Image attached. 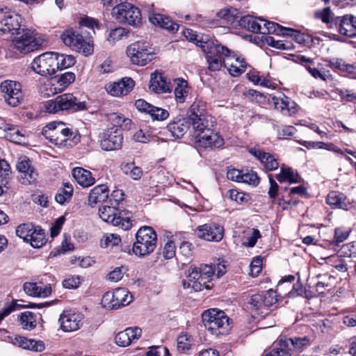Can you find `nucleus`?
<instances>
[{"mask_svg":"<svg viewBox=\"0 0 356 356\" xmlns=\"http://www.w3.org/2000/svg\"><path fill=\"white\" fill-rule=\"evenodd\" d=\"M261 234L257 229L252 228L248 229L242 239L243 245L252 248L255 245L257 239L261 238Z\"/></svg>","mask_w":356,"mask_h":356,"instance_id":"obj_48","label":"nucleus"},{"mask_svg":"<svg viewBox=\"0 0 356 356\" xmlns=\"http://www.w3.org/2000/svg\"><path fill=\"white\" fill-rule=\"evenodd\" d=\"M241 182L256 186L259 183V178L255 172L246 170L243 172Z\"/></svg>","mask_w":356,"mask_h":356,"instance_id":"obj_60","label":"nucleus"},{"mask_svg":"<svg viewBox=\"0 0 356 356\" xmlns=\"http://www.w3.org/2000/svg\"><path fill=\"white\" fill-rule=\"evenodd\" d=\"M28 242L34 248H41L47 243V238L44 232L35 227L33 231V234H31V236L29 238Z\"/></svg>","mask_w":356,"mask_h":356,"instance_id":"obj_43","label":"nucleus"},{"mask_svg":"<svg viewBox=\"0 0 356 356\" xmlns=\"http://www.w3.org/2000/svg\"><path fill=\"white\" fill-rule=\"evenodd\" d=\"M277 301L276 292L272 289L262 293L252 295L249 300L250 308L254 309L259 314L266 315L268 309Z\"/></svg>","mask_w":356,"mask_h":356,"instance_id":"obj_15","label":"nucleus"},{"mask_svg":"<svg viewBox=\"0 0 356 356\" xmlns=\"http://www.w3.org/2000/svg\"><path fill=\"white\" fill-rule=\"evenodd\" d=\"M121 242V238L118 234L108 233L102 237L100 245L102 248H113L118 245Z\"/></svg>","mask_w":356,"mask_h":356,"instance_id":"obj_52","label":"nucleus"},{"mask_svg":"<svg viewBox=\"0 0 356 356\" xmlns=\"http://www.w3.org/2000/svg\"><path fill=\"white\" fill-rule=\"evenodd\" d=\"M339 21V32L341 35L348 38L356 36V17L353 15H346L341 17H337Z\"/></svg>","mask_w":356,"mask_h":356,"instance_id":"obj_29","label":"nucleus"},{"mask_svg":"<svg viewBox=\"0 0 356 356\" xmlns=\"http://www.w3.org/2000/svg\"><path fill=\"white\" fill-rule=\"evenodd\" d=\"M55 52H45L35 57L31 63L33 70L43 76L54 74L58 71Z\"/></svg>","mask_w":356,"mask_h":356,"instance_id":"obj_14","label":"nucleus"},{"mask_svg":"<svg viewBox=\"0 0 356 356\" xmlns=\"http://www.w3.org/2000/svg\"><path fill=\"white\" fill-rule=\"evenodd\" d=\"M208 117L204 116L203 118H197L195 120H189V124L191 123L193 126V129L198 132L197 134H201L202 132L209 130L208 128Z\"/></svg>","mask_w":356,"mask_h":356,"instance_id":"obj_55","label":"nucleus"},{"mask_svg":"<svg viewBox=\"0 0 356 356\" xmlns=\"http://www.w3.org/2000/svg\"><path fill=\"white\" fill-rule=\"evenodd\" d=\"M60 92L65 90L75 80V74L73 72H67L53 79Z\"/></svg>","mask_w":356,"mask_h":356,"instance_id":"obj_44","label":"nucleus"},{"mask_svg":"<svg viewBox=\"0 0 356 356\" xmlns=\"http://www.w3.org/2000/svg\"><path fill=\"white\" fill-rule=\"evenodd\" d=\"M0 90L5 102L13 107L18 106L23 99L22 85L19 82L5 80L1 83Z\"/></svg>","mask_w":356,"mask_h":356,"instance_id":"obj_16","label":"nucleus"},{"mask_svg":"<svg viewBox=\"0 0 356 356\" xmlns=\"http://www.w3.org/2000/svg\"><path fill=\"white\" fill-rule=\"evenodd\" d=\"M99 216L102 220L119 227L123 230H129L132 227L133 215L128 210H120L111 201L104 202L99 209Z\"/></svg>","mask_w":356,"mask_h":356,"instance_id":"obj_1","label":"nucleus"},{"mask_svg":"<svg viewBox=\"0 0 356 356\" xmlns=\"http://www.w3.org/2000/svg\"><path fill=\"white\" fill-rule=\"evenodd\" d=\"M127 54L133 64L140 66L147 65L154 58L149 42L145 40L137 41L129 45Z\"/></svg>","mask_w":356,"mask_h":356,"instance_id":"obj_11","label":"nucleus"},{"mask_svg":"<svg viewBox=\"0 0 356 356\" xmlns=\"http://www.w3.org/2000/svg\"><path fill=\"white\" fill-rule=\"evenodd\" d=\"M350 232L351 230L350 228L343 227L336 228L334 232V243L337 245L343 242L348 238Z\"/></svg>","mask_w":356,"mask_h":356,"instance_id":"obj_61","label":"nucleus"},{"mask_svg":"<svg viewBox=\"0 0 356 356\" xmlns=\"http://www.w3.org/2000/svg\"><path fill=\"white\" fill-rule=\"evenodd\" d=\"M184 35L188 41L194 42L196 45L201 47L202 49H203L204 44H208L209 42L213 40L210 39L208 35L197 33L189 29L184 31Z\"/></svg>","mask_w":356,"mask_h":356,"instance_id":"obj_40","label":"nucleus"},{"mask_svg":"<svg viewBox=\"0 0 356 356\" xmlns=\"http://www.w3.org/2000/svg\"><path fill=\"white\" fill-rule=\"evenodd\" d=\"M135 106L138 111L148 113L153 120L162 121L169 117L167 110L154 106L142 99L136 101Z\"/></svg>","mask_w":356,"mask_h":356,"instance_id":"obj_23","label":"nucleus"},{"mask_svg":"<svg viewBox=\"0 0 356 356\" xmlns=\"http://www.w3.org/2000/svg\"><path fill=\"white\" fill-rule=\"evenodd\" d=\"M19 37L13 40L14 48L19 53L26 54L47 44L44 35L27 29H22Z\"/></svg>","mask_w":356,"mask_h":356,"instance_id":"obj_7","label":"nucleus"},{"mask_svg":"<svg viewBox=\"0 0 356 356\" xmlns=\"http://www.w3.org/2000/svg\"><path fill=\"white\" fill-rule=\"evenodd\" d=\"M22 18L21 15L13 13L0 20V35L10 33L11 35H19L22 29Z\"/></svg>","mask_w":356,"mask_h":356,"instance_id":"obj_22","label":"nucleus"},{"mask_svg":"<svg viewBox=\"0 0 356 356\" xmlns=\"http://www.w3.org/2000/svg\"><path fill=\"white\" fill-rule=\"evenodd\" d=\"M72 176L76 182L83 187H89L95 182V179L92 176V173L89 170L82 168H74L72 170Z\"/></svg>","mask_w":356,"mask_h":356,"instance_id":"obj_37","label":"nucleus"},{"mask_svg":"<svg viewBox=\"0 0 356 356\" xmlns=\"http://www.w3.org/2000/svg\"><path fill=\"white\" fill-rule=\"evenodd\" d=\"M202 321L206 329L216 336L227 334L231 329L228 316L223 311L216 308L204 311Z\"/></svg>","mask_w":356,"mask_h":356,"instance_id":"obj_3","label":"nucleus"},{"mask_svg":"<svg viewBox=\"0 0 356 356\" xmlns=\"http://www.w3.org/2000/svg\"><path fill=\"white\" fill-rule=\"evenodd\" d=\"M246 76L248 80L255 85H260L266 88H270L271 86L270 81L267 78L261 76L257 71H250L248 73H247Z\"/></svg>","mask_w":356,"mask_h":356,"instance_id":"obj_49","label":"nucleus"},{"mask_svg":"<svg viewBox=\"0 0 356 356\" xmlns=\"http://www.w3.org/2000/svg\"><path fill=\"white\" fill-rule=\"evenodd\" d=\"M202 51L206 54L208 68L211 71L220 70L227 56L231 54L230 49L216 40L209 42L208 44H204Z\"/></svg>","mask_w":356,"mask_h":356,"instance_id":"obj_9","label":"nucleus"},{"mask_svg":"<svg viewBox=\"0 0 356 356\" xmlns=\"http://www.w3.org/2000/svg\"><path fill=\"white\" fill-rule=\"evenodd\" d=\"M42 135L50 142L59 147L73 145L72 131L66 127L62 122H51L47 124L42 131Z\"/></svg>","mask_w":356,"mask_h":356,"instance_id":"obj_4","label":"nucleus"},{"mask_svg":"<svg viewBox=\"0 0 356 356\" xmlns=\"http://www.w3.org/2000/svg\"><path fill=\"white\" fill-rule=\"evenodd\" d=\"M217 15L219 18L225 19L228 23H232L237 17L238 10L232 7L225 8L219 10Z\"/></svg>","mask_w":356,"mask_h":356,"instance_id":"obj_57","label":"nucleus"},{"mask_svg":"<svg viewBox=\"0 0 356 356\" xmlns=\"http://www.w3.org/2000/svg\"><path fill=\"white\" fill-rule=\"evenodd\" d=\"M141 334L142 330L138 327H128L118 333L115 337V341L119 346L126 347L134 341L138 339Z\"/></svg>","mask_w":356,"mask_h":356,"instance_id":"obj_27","label":"nucleus"},{"mask_svg":"<svg viewBox=\"0 0 356 356\" xmlns=\"http://www.w3.org/2000/svg\"><path fill=\"white\" fill-rule=\"evenodd\" d=\"M250 152L262 163L267 170L272 171L278 168L279 163L275 156L257 148H252Z\"/></svg>","mask_w":356,"mask_h":356,"instance_id":"obj_30","label":"nucleus"},{"mask_svg":"<svg viewBox=\"0 0 356 356\" xmlns=\"http://www.w3.org/2000/svg\"><path fill=\"white\" fill-rule=\"evenodd\" d=\"M149 88L156 93L170 92V83L166 81L161 74L156 72L151 74Z\"/></svg>","mask_w":356,"mask_h":356,"instance_id":"obj_33","label":"nucleus"},{"mask_svg":"<svg viewBox=\"0 0 356 356\" xmlns=\"http://www.w3.org/2000/svg\"><path fill=\"white\" fill-rule=\"evenodd\" d=\"M13 345L23 349L35 352H42L44 350V345L41 341H35L25 337L15 336L11 339Z\"/></svg>","mask_w":356,"mask_h":356,"instance_id":"obj_31","label":"nucleus"},{"mask_svg":"<svg viewBox=\"0 0 356 356\" xmlns=\"http://www.w3.org/2000/svg\"><path fill=\"white\" fill-rule=\"evenodd\" d=\"M195 234L207 241L218 242L223 238L224 228L216 223L204 224L195 229Z\"/></svg>","mask_w":356,"mask_h":356,"instance_id":"obj_19","label":"nucleus"},{"mask_svg":"<svg viewBox=\"0 0 356 356\" xmlns=\"http://www.w3.org/2000/svg\"><path fill=\"white\" fill-rule=\"evenodd\" d=\"M204 102L200 100L195 101L192 105L191 106L188 111V119L189 120H195L197 118H203L204 116H208L206 108H205Z\"/></svg>","mask_w":356,"mask_h":356,"instance_id":"obj_42","label":"nucleus"},{"mask_svg":"<svg viewBox=\"0 0 356 356\" xmlns=\"http://www.w3.org/2000/svg\"><path fill=\"white\" fill-rule=\"evenodd\" d=\"M278 344L279 348L272 350L263 356H292L294 352L292 338L281 337Z\"/></svg>","mask_w":356,"mask_h":356,"instance_id":"obj_34","label":"nucleus"},{"mask_svg":"<svg viewBox=\"0 0 356 356\" xmlns=\"http://www.w3.org/2000/svg\"><path fill=\"white\" fill-rule=\"evenodd\" d=\"M70 262L72 264L77 265L81 268H86L92 266L95 261L90 257H71Z\"/></svg>","mask_w":356,"mask_h":356,"instance_id":"obj_63","label":"nucleus"},{"mask_svg":"<svg viewBox=\"0 0 356 356\" xmlns=\"http://www.w3.org/2000/svg\"><path fill=\"white\" fill-rule=\"evenodd\" d=\"M63 43L72 50L89 56L93 53V42L90 38H84L78 31L69 29L60 36Z\"/></svg>","mask_w":356,"mask_h":356,"instance_id":"obj_10","label":"nucleus"},{"mask_svg":"<svg viewBox=\"0 0 356 356\" xmlns=\"http://www.w3.org/2000/svg\"><path fill=\"white\" fill-rule=\"evenodd\" d=\"M276 179L280 183L284 181L298 183L300 181L298 175L291 168L284 167L283 165L281 167L280 172L276 175Z\"/></svg>","mask_w":356,"mask_h":356,"instance_id":"obj_41","label":"nucleus"},{"mask_svg":"<svg viewBox=\"0 0 356 356\" xmlns=\"http://www.w3.org/2000/svg\"><path fill=\"white\" fill-rule=\"evenodd\" d=\"M129 34V31L123 27H118L113 29H111L109 35L107 38L108 42L114 44L118 41L122 40L124 37H127Z\"/></svg>","mask_w":356,"mask_h":356,"instance_id":"obj_51","label":"nucleus"},{"mask_svg":"<svg viewBox=\"0 0 356 356\" xmlns=\"http://www.w3.org/2000/svg\"><path fill=\"white\" fill-rule=\"evenodd\" d=\"M157 235L152 227L144 226L136 234L133 252L138 257H145L153 252L156 247Z\"/></svg>","mask_w":356,"mask_h":356,"instance_id":"obj_6","label":"nucleus"},{"mask_svg":"<svg viewBox=\"0 0 356 356\" xmlns=\"http://www.w3.org/2000/svg\"><path fill=\"white\" fill-rule=\"evenodd\" d=\"M132 301L133 296L126 288H118L104 293L101 304L107 309H116L129 305Z\"/></svg>","mask_w":356,"mask_h":356,"instance_id":"obj_12","label":"nucleus"},{"mask_svg":"<svg viewBox=\"0 0 356 356\" xmlns=\"http://www.w3.org/2000/svg\"><path fill=\"white\" fill-rule=\"evenodd\" d=\"M149 19L152 24L156 25L162 29L168 31H177L178 24L173 22L169 17L159 13H153L149 17Z\"/></svg>","mask_w":356,"mask_h":356,"instance_id":"obj_36","label":"nucleus"},{"mask_svg":"<svg viewBox=\"0 0 356 356\" xmlns=\"http://www.w3.org/2000/svg\"><path fill=\"white\" fill-rule=\"evenodd\" d=\"M38 177V174L33 167H31L29 170L19 175L20 180L23 184H31L35 183Z\"/></svg>","mask_w":356,"mask_h":356,"instance_id":"obj_58","label":"nucleus"},{"mask_svg":"<svg viewBox=\"0 0 356 356\" xmlns=\"http://www.w3.org/2000/svg\"><path fill=\"white\" fill-rule=\"evenodd\" d=\"M238 25L249 31L263 35L289 34V31H293L290 28L282 26L275 22L261 18L255 19L250 15L242 17L238 21Z\"/></svg>","mask_w":356,"mask_h":356,"instance_id":"obj_2","label":"nucleus"},{"mask_svg":"<svg viewBox=\"0 0 356 356\" xmlns=\"http://www.w3.org/2000/svg\"><path fill=\"white\" fill-rule=\"evenodd\" d=\"M108 188L107 186L101 184L95 186L90 192L88 195V204L94 207L98 203L108 202Z\"/></svg>","mask_w":356,"mask_h":356,"instance_id":"obj_32","label":"nucleus"},{"mask_svg":"<svg viewBox=\"0 0 356 356\" xmlns=\"http://www.w3.org/2000/svg\"><path fill=\"white\" fill-rule=\"evenodd\" d=\"M214 274V268L211 265H201L199 270L190 268L187 280L182 282L183 286L185 289L191 288L195 291H200L204 288L209 289L207 283L211 280Z\"/></svg>","mask_w":356,"mask_h":356,"instance_id":"obj_8","label":"nucleus"},{"mask_svg":"<svg viewBox=\"0 0 356 356\" xmlns=\"http://www.w3.org/2000/svg\"><path fill=\"white\" fill-rule=\"evenodd\" d=\"M228 193L229 198L239 204L247 202L249 199L248 195L236 189H231Z\"/></svg>","mask_w":356,"mask_h":356,"instance_id":"obj_64","label":"nucleus"},{"mask_svg":"<svg viewBox=\"0 0 356 356\" xmlns=\"http://www.w3.org/2000/svg\"><path fill=\"white\" fill-rule=\"evenodd\" d=\"M189 128V122L185 118L173 120L167 126V129L175 138H181Z\"/></svg>","mask_w":356,"mask_h":356,"instance_id":"obj_35","label":"nucleus"},{"mask_svg":"<svg viewBox=\"0 0 356 356\" xmlns=\"http://www.w3.org/2000/svg\"><path fill=\"white\" fill-rule=\"evenodd\" d=\"M193 339L191 335L184 333L177 338V349L179 352L188 350L192 345Z\"/></svg>","mask_w":356,"mask_h":356,"instance_id":"obj_56","label":"nucleus"},{"mask_svg":"<svg viewBox=\"0 0 356 356\" xmlns=\"http://www.w3.org/2000/svg\"><path fill=\"white\" fill-rule=\"evenodd\" d=\"M83 315L73 310H64L60 315L58 322L60 329L65 332H74L83 325Z\"/></svg>","mask_w":356,"mask_h":356,"instance_id":"obj_17","label":"nucleus"},{"mask_svg":"<svg viewBox=\"0 0 356 356\" xmlns=\"http://www.w3.org/2000/svg\"><path fill=\"white\" fill-rule=\"evenodd\" d=\"M43 107L45 112L53 114L64 111L76 112L86 109L85 102L79 101L70 93L63 94L44 102Z\"/></svg>","mask_w":356,"mask_h":356,"instance_id":"obj_5","label":"nucleus"},{"mask_svg":"<svg viewBox=\"0 0 356 356\" xmlns=\"http://www.w3.org/2000/svg\"><path fill=\"white\" fill-rule=\"evenodd\" d=\"M122 170L124 174L134 180L140 179L143 171L140 167L135 166L134 163H129L122 165Z\"/></svg>","mask_w":356,"mask_h":356,"instance_id":"obj_53","label":"nucleus"},{"mask_svg":"<svg viewBox=\"0 0 356 356\" xmlns=\"http://www.w3.org/2000/svg\"><path fill=\"white\" fill-rule=\"evenodd\" d=\"M224 66L232 76H238L245 71L247 65L243 58L231 51V54L224 61Z\"/></svg>","mask_w":356,"mask_h":356,"instance_id":"obj_24","label":"nucleus"},{"mask_svg":"<svg viewBox=\"0 0 356 356\" xmlns=\"http://www.w3.org/2000/svg\"><path fill=\"white\" fill-rule=\"evenodd\" d=\"M327 203L336 208L346 211L354 208L356 204L354 201L348 200L344 194L337 191H331L328 193Z\"/></svg>","mask_w":356,"mask_h":356,"instance_id":"obj_28","label":"nucleus"},{"mask_svg":"<svg viewBox=\"0 0 356 356\" xmlns=\"http://www.w3.org/2000/svg\"><path fill=\"white\" fill-rule=\"evenodd\" d=\"M195 141L200 147L209 149L220 148L225 144L222 137L211 129L197 134L195 136Z\"/></svg>","mask_w":356,"mask_h":356,"instance_id":"obj_20","label":"nucleus"},{"mask_svg":"<svg viewBox=\"0 0 356 356\" xmlns=\"http://www.w3.org/2000/svg\"><path fill=\"white\" fill-rule=\"evenodd\" d=\"M35 227L34 225L30 223L20 225L16 229V234L24 241L28 242Z\"/></svg>","mask_w":356,"mask_h":356,"instance_id":"obj_54","label":"nucleus"},{"mask_svg":"<svg viewBox=\"0 0 356 356\" xmlns=\"http://www.w3.org/2000/svg\"><path fill=\"white\" fill-rule=\"evenodd\" d=\"M9 127L6 132V138L15 143L21 144L25 143L26 136L23 129L12 124Z\"/></svg>","mask_w":356,"mask_h":356,"instance_id":"obj_39","label":"nucleus"},{"mask_svg":"<svg viewBox=\"0 0 356 356\" xmlns=\"http://www.w3.org/2000/svg\"><path fill=\"white\" fill-rule=\"evenodd\" d=\"M41 92L44 97H50L60 93L53 79L44 84L41 88Z\"/></svg>","mask_w":356,"mask_h":356,"instance_id":"obj_59","label":"nucleus"},{"mask_svg":"<svg viewBox=\"0 0 356 356\" xmlns=\"http://www.w3.org/2000/svg\"><path fill=\"white\" fill-rule=\"evenodd\" d=\"M174 82L175 85L174 90L175 99L179 103H184L190 92L188 83L182 78L176 79Z\"/></svg>","mask_w":356,"mask_h":356,"instance_id":"obj_38","label":"nucleus"},{"mask_svg":"<svg viewBox=\"0 0 356 356\" xmlns=\"http://www.w3.org/2000/svg\"><path fill=\"white\" fill-rule=\"evenodd\" d=\"M19 321L23 329L31 330L36 326V316L31 312L26 311L20 314Z\"/></svg>","mask_w":356,"mask_h":356,"instance_id":"obj_45","label":"nucleus"},{"mask_svg":"<svg viewBox=\"0 0 356 356\" xmlns=\"http://www.w3.org/2000/svg\"><path fill=\"white\" fill-rule=\"evenodd\" d=\"M108 120L113 124L114 127H120L124 129H129L131 127V121L125 118L123 115L113 113L108 115Z\"/></svg>","mask_w":356,"mask_h":356,"instance_id":"obj_46","label":"nucleus"},{"mask_svg":"<svg viewBox=\"0 0 356 356\" xmlns=\"http://www.w3.org/2000/svg\"><path fill=\"white\" fill-rule=\"evenodd\" d=\"M123 143L122 131L118 128H111L106 130L102 135L100 147L105 151H115L120 149Z\"/></svg>","mask_w":356,"mask_h":356,"instance_id":"obj_18","label":"nucleus"},{"mask_svg":"<svg viewBox=\"0 0 356 356\" xmlns=\"http://www.w3.org/2000/svg\"><path fill=\"white\" fill-rule=\"evenodd\" d=\"M73 187L68 183L63 185V188L58 191L55 195V200L60 204L69 202L72 196Z\"/></svg>","mask_w":356,"mask_h":356,"instance_id":"obj_47","label":"nucleus"},{"mask_svg":"<svg viewBox=\"0 0 356 356\" xmlns=\"http://www.w3.org/2000/svg\"><path fill=\"white\" fill-rule=\"evenodd\" d=\"M24 292L29 296L47 298L51 294V284L43 285L41 283L26 282L23 285Z\"/></svg>","mask_w":356,"mask_h":356,"instance_id":"obj_26","label":"nucleus"},{"mask_svg":"<svg viewBox=\"0 0 356 356\" xmlns=\"http://www.w3.org/2000/svg\"><path fill=\"white\" fill-rule=\"evenodd\" d=\"M135 86L134 81L129 77H124L115 82H110L105 86L106 92L113 97H122L130 92Z\"/></svg>","mask_w":356,"mask_h":356,"instance_id":"obj_21","label":"nucleus"},{"mask_svg":"<svg viewBox=\"0 0 356 356\" xmlns=\"http://www.w3.org/2000/svg\"><path fill=\"white\" fill-rule=\"evenodd\" d=\"M272 102L275 108L284 115H292L298 111L296 103L282 94L272 97Z\"/></svg>","mask_w":356,"mask_h":356,"instance_id":"obj_25","label":"nucleus"},{"mask_svg":"<svg viewBox=\"0 0 356 356\" xmlns=\"http://www.w3.org/2000/svg\"><path fill=\"white\" fill-rule=\"evenodd\" d=\"M55 57L58 63V70H62L63 69L70 67L75 63V59L74 56L71 55L55 53Z\"/></svg>","mask_w":356,"mask_h":356,"instance_id":"obj_50","label":"nucleus"},{"mask_svg":"<svg viewBox=\"0 0 356 356\" xmlns=\"http://www.w3.org/2000/svg\"><path fill=\"white\" fill-rule=\"evenodd\" d=\"M112 15L120 22L136 26L140 23L141 14L138 8L128 2L114 6Z\"/></svg>","mask_w":356,"mask_h":356,"instance_id":"obj_13","label":"nucleus"},{"mask_svg":"<svg viewBox=\"0 0 356 356\" xmlns=\"http://www.w3.org/2000/svg\"><path fill=\"white\" fill-rule=\"evenodd\" d=\"M329 66L332 69L344 72H351L353 70V65L345 63V62L340 58H332L330 60Z\"/></svg>","mask_w":356,"mask_h":356,"instance_id":"obj_62","label":"nucleus"}]
</instances>
